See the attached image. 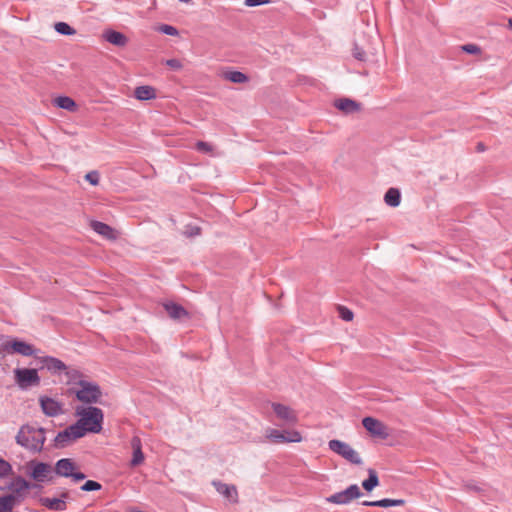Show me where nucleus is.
<instances>
[{
	"mask_svg": "<svg viewBox=\"0 0 512 512\" xmlns=\"http://www.w3.org/2000/svg\"><path fill=\"white\" fill-rule=\"evenodd\" d=\"M75 415L79 417L76 425L83 429L84 434L99 433L102 430V424L104 419L103 411L95 406H77L75 408Z\"/></svg>",
	"mask_w": 512,
	"mask_h": 512,
	"instance_id": "2",
	"label": "nucleus"
},
{
	"mask_svg": "<svg viewBox=\"0 0 512 512\" xmlns=\"http://www.w3.org/2000/svg\"><path fill=\"white\" fill-rule=\"evenodd\" d=\"M54 28L56 32H58L61 35H74L76 33V30L72 28L69 24L66 22H57L54 25Z\"/></svg>",
	"mask_w": 512,
	"mask_h": 512,
	"instance_id": "31",
	"label": "nucleus"
},
{
	"mask_svg": "<svg viewBox=\"0 0 512 512\" xmlns=\"http://www.w3.org/2000/svg\"><path fill=\"white\" fill-rule=\"evenodd\" d=\"M57 107L67 111H74L76 109L75 101L68 96H59L54 100Z\"/></svg>",
	"mask_w": 512,
	"mask_h": 512,
	"instance_id": "26",
	"label": "nucleus"
},
{
	"mask_svg": "<svg viewBox=\"0 0 512 512\" xmlns=\"http://www.w3.org/2000/svg\"><path fill=\"white\" fill-rule=\"evenodd\" d=\"M39 501L41 505L51 511H64L66 509V502L63 499L42 497Z\"/></svg>",
	"mask_w": 512,
	"mask_h": 512,
	"instance_id": "22",
	"label": "nucleus"
},
{
	"mask_svg": "<svg viewBox=\"0 0 512 512\" xmlns=\"http://www.w3.org/2000/svg\"><path fill=\"white\" fill-rule=\"evenodd\" d=\"M328 447L331 451L340 455L348 462L355 464V465L362 464V459H361L359 453L356 450H354L346 442H343V441H340L337 439H333L328 442Z\"/></svg>",
	"mask_w": 512,
	"mask_h": 512,
	"instance_id": "4",
	"label": "nucleus"
},
{
	"mask_svg": "<svg viewBox=\"0 0 512 512\" xmlns=\"http://www.w3.org/2000/svg\"><path fill=\"white\" fill-rule=\"evenodd\" d=\"M91 227L93 228V230L96 233H98L99 235H102L103 237H105L107 239H115L116 238L114 229L103 222L93 221L91 223Z\"/></svg>",
	"mask_w": 512,
	"mask_h": 512,
	"instance_id": "23",
	"label": "nucleus"
},
{
	"mask_svg": "<svg viewBox=\"0 0 512 512\" xmlns=\"http://www.w3.org/2000/svg\"><path fill=\"white\" fill-rule=\"evenodd\" d=\"M104 38L107 42L117 47H124L128 43V39L123 33L114 30L107 31L104 34Z\"/></svg>",
	"mask_w": 512,
	"mask_h": 512,
	"instance_id": "21",
	"label": "nucleus"
},
{
	"mask_svg": "<svg viewBox=\"0 0 512 512\" xmlns=\"http://www.w3.org/2000/svg\"><path fill=\"white\" fill-rule=\"evenodd\" d=\"M272 409L276 416L285 423L292 424L297 420L295 412L288 406L280 403H272Z\"/></svg>",
	"mask_w": 512,
	"mask_h": 512,
	"instance_id": "16",
	"label": "nucleus"
},
{
	"mask_svg": "<svg viewBox=\"0 0 512 512\" xmlns=\"http://www.w3.org/2000/svg\"><path fill=\"white\" fill-rule=\"evenodd\" d=\"M4 349L8 353H16L22 356H33L36 359V356H40L39 349H36L32 344H29L20 339H12L4 344Z\"/></svg>",
	"mask_w": 512,
	"mask_h": 512,
	"instance_id": "7",
	"label": "nucleus"
},
{
	"mask_svg": "<svg viewBox=\"0 0 512 512\" xmlns=\"http://www.w3.org/2000/svg\"><path fill=\"white\" fill-rule=\"evenodd\" d=\"M68 497H69V493L65 491V492L61 493L59 499H63L64 502H66V499H68Z\"/></svg>",
	"mask_w": 512,
	"mask_h": 512,
	"instance_id": "45",
	"label": "nucleus"
},
{
	"mask_svg": "<svg viewBox=\"0 0 512 512\" xmlns=\"http://www.w3.org/2000/svg\"><path fill=\"white\" fill-rule=\"evenodd\" d=\"M12 473V466L9 462L0 458V479L5 478Z\"/></svg>",
	"mask_w": 512,
	"mask_h": 512,
	"instance_id": "32",
	"label": "nucleus"
},
{
	"mask_svg": "<svg viewBox=\"0 0 512 512\" xmlns=\"http://www.w3.org/2000/svg\"><path fill=\"white\" fill-rule=\"evenodd\" d=\"M131 448L133 451L142 450L141 439L138 436H134L131 439Z\"/></svg>",
	"mask_w": 512,
	"mask_h": 512,
	"instance_id": "43",
	"label": "nucleus"
},
{
	"mask_svg": "<svg viewBox=\"0 0 512 512\" xmlns=\"http://www.w3.org/2000/svg\"><path fill=\"white\" fill-rule=\"evenodd\" d=\"M70 477L74 482H78L84 480L86 478V475L82 472L73 471Z\"/></svg>",
	"mask_w": 512,
	"mask_h": 512,
	"instance_id": "44",
	"label": "nucleus"
},
{
	"mask_svg": "<svg viewBox=\"0 0 512 512\" xmlns=\"http://www.w3.org/2000/svg\"><path fill=\"white\" fill-rule=\"evenodd\" d=\"M270 0H245V5L248 7H256L264 4H268Z\"/></svg>",
	"mask_w": 512,
	"mask_h": 512,
	"instance_id": "42",
	"label": "nucleus"
},
{
	"mask_svg": "<svg viewBox=\"0 0 512 512\" xmlns=\"http://www.w3.org/2000/svg\"><path fill=\"white\" fill-rule=\"evenodd\" d=\"M340 317L345 321H351L353 319V312L346 307L339 306L338 308Z\"/></svg>",
	"mask_w": 512,
	"mask_h": 512,
	"instance_id": "36",
	"label": "nucleus"
},
{
	"mask_svg": "<svg viewBox=\"0 0 512 512\" xmlns=\"http://www.w3.org/2000/svg\"><path fill=\"white\" fill-rule=\"evenodd\" d=\"M180 2H184V3H191V0H179Z\"/></svg>",
	"mask_w": 512,
	"mask_h": 512,
	"instance_id": "49",
	"label": "nucleus"
},
{
	"mask_svg": "<svg viewBox=\"0 0 512 512\" xmlns=\"http://www.w3.org/2000/svg\"><path fill=\"white\" fill-rule=\"evenodd\" d=\"M361 496L362 492L359 486L357 484H352L345 490L336 492L328 496L326 498V501L337 505H347L351 503L354 499H358Z\"/></svg>",
	"mask_w": 512,
	"mask_h": 512,
	"instance_id": "6",
	"label": "nucleus"
},
{
	"mask_svg": "<svg viewBox=\"0 0 512 512\" xmlns=\"http://www.w3.org/2000/svg\"><path fill=\"white\" fill-rule=\"evenodd\" d=\"M462 50L469 54H479L481 49L475 44H466L462 46Z\"/></svg>",
	"mask_w": 512,
	"mask_h": 512,
	"instance_id": "37",
	"label": "nucleus"
},
{
	"mask_svg": "<svg viewBox=\"0 0 512 512\" xmlns=\"http://www.w3.org/2000/svg\"><path fill=\"white\" fill-rule=\"evenodd\" d=\"M75 470V463L69 458H62L55 464L54 471L58 476L70 477Z\"/></svg>",
	"mask_w": 512,
	"mask_h": 512,
	"instance_id": "17",
	"label": "nucleus"
},
{
	"mask_svg": "<svg viewBox=\"0 0 512 512\" xmlns=\"http://www.w3.org/2000/svg\"><path fill=\"white\" fill-rule=\"evenodd\" d=\"M45 440V429L32 424L21 426L16 435L17 444L33 453L42 451Z\"/></svg>",
	"mask_w": 512,
	"mask_h": 512,
	"instance_id": "1",
	"label": "nucleus"
},
{
	"mask_svg": "<svg viewBox=\"0 0 512 512\" xmlns=\"http://www.w3.org/2000/svg\"><path fill=\"white\" fill-rule=\"evenodd\" d=\"M200 233V228L194 227L192 228L190 235H198Z\"/></svg>",
	"mask_w": 512,
	"mask_h": 512,
	"instance_id": "46",
	"label": "nucleus"
},
{
	"mask_svg": "<svg viewBox=\"0 0 512 512\" xmlns=\"http://www.w3.org/2000/svg\"><path fill=\"white\" fill-rule=\"evenodd\" d=\"M165 64L173 70H180L183 67L181 61L175 58L166 60Z\"/></svg>",
	"mask_w": 512,
	"mask_h": 512,
	"instance_id": "39",
	"label": "nucleus"
},
{
	"mask_svg": "<svg viewBox=\"0 0 512 512\" xmlns=\"http://www.w3.org/2000/svg\"><path fill=\"white\" fill-rule=\"evenodd\" d=\"M40 369H46L53 375H61L67 369V365L60 359L53 356H36Z\"/></svg>",
	"mask_w": 512,
	"mask_h": 512,
	"instance_id": "12",
	"label": "nucleus"
},
{
	"mask_svg": "<svg viewBox=\"0 0 512 512\" xmlns=\"http://www.w3.org/2000/svg\"><path fill=\"white\" fill-rule=\"evenodd\" d=\"M66 377H67V383L68 384H74L76 385V387H78V382L80 380H83L81 377H82V374L79 370L77 369H74V368H69L67 366V369L64 370L63 372Z\"/></svg>",
	"mask_w": 512,
	"mask_h": 512,
	"instance_id": "28",
	"label": "nucleus"
},
{
	"mask_svg": "<svg viewBox=\"0 0 512 512\" xmlns=\"http://www.w3.org/2000/svg\"><path fill=\"white\" fill-rule=\"evenodd\" d=\"M384 201L388 206L397 207L401 201V194L396 188H389L384 195Z\"/></svg>",
	"mask_w": 512,
	"mask_h": 512,
	"instance_id": "25",
	"label": "nucleus"
},
{
	"mask_svg": "<svg viewBox=\"0 0 512 512\" xmlns=\"http://www.w3.org/2000/svg\"><path fill=\"white\" fill-rule=\"evenodd\" d=\"M213 486L215 487L216 491L229 502H238V492L236 486L222 483L220 481H213Z\"/></svg>",
	"mask_w": 512,
	"mask_h": 512,
	"instance_id": "15",
	"label": "nucleus"
},
{
	"mask_svg": "<svg viewBox=\"0 0 512 512\" xmlns=\"http://www.w3.org/2000/svg\"><path fill=\"white\" fill-rule=\"evenodd\" d=\"M477 148H478L479 151H483L484 150V147H483L482 143H479Z\"/></svg>",
	"mask_w": 512,
	"mask_h": 512,
	"instance_id": "47",
	"label": "nucleus"
},
{
	"mask_svg": "<svg viewBox=\"0 0 512 512\" xmlns=\"http://www.w3.org/2000/svg\"><path fill=\"white\" fill-rule=\"evenodd\" d=\"M196 147L199 151L204 152V153L211 152V150H212L211 145L209 143L203 142V141L197 142Z\"/></svg>",
	"mask_w": 512,
	"mask_h": 512,
	"instance_id": "41",
	"label": "nucleus"
},
{
	"mask_svg": "<svg viewBox=\"0 0 512 512\" xmlns=\"http://www.w3.org/2000/svg\"><path fill=\"white\" fill-rule=\"evenodd\" d=\"M159 31L166 35H169V36H177L178 35V30L174 26L167 25V24L161 25L159 27Z\"/></svg>",
	"mask_w": 512,
	"mask_h": 512,
	"instance_id": "34",
	"label": "nucleus"
},
{
	"mask_svg": "<svg viewBox=\"0 0 512 512\" xmlns=\"http://www.w3.org/2000/svg\"><path fill=\"white\" fill-rule=\"evenodd\" d=\"M266 438L273 443H298L302 437L298 431H279L269 428L266 430Z\"/></svg>",
	"mask_w": 512,
	"mask_h": 512,
	"instance_id": "9",
	"label": "nucleus"
},
{
	"mask_svg": "<svg viewBox=\"0 0 512 512\" xmlns=\"http://www.w3.org/2000/svg\"><path fill=\"white\" fill-rule=\"evenodd\" d=\"M405 501L403 499H388V498H385V499H381V500H376V501H363L362 502V505L364 506H367V507H384V508H388V507H394V506H402L404 505Z\"/></svg>",
	"mask_w": 512,
	"mask_h": 512,
	"instance_id": "20",
	"label": "nucleus"
},
{
	"mask_svg": "<svg viewBox=\"0 0 512 512\" xmlns=\"http://www.w3.org/2000/svg\"><path fill=\"white\" fill-rule=\"evenodd\" d=\"M14 497L11 495L0 496V512H13Z\"/></svg>",
	"mask_w": 512,
	"mask_h": 512,
	"instance_id": "30",
	"label": "nucleus"
},
{
	"mask_svg": "<svg viewBox=\"0 0 512 512\" xmlns=\"http://www.w3.org/2000/svg\"><path fill=\"white\" fill-rule=\"evenodd\" d=\"M102 488V485L97 482V481H94V480H88L86 481L82 486H81V490L82 491H85V492H90V491H98Z\"/></svg>",
	"mask_w": 512,
	"mask_h": 512,
	"instance_id": "33",
	"label": "nucleus"
},
{
	"mask_svg": "<svg viewBox=\"0 0 512 512\" xmlns=\"http://www.w3.org/2000/svg\"><path fill=\"white\" fill-rule=\"evenodd\" d=\"M15 382L22 389L26 390L32 386L40 384V376L37 369L33 368H16L14 370Z\"/></svg>",
	"mask_w": 512,
	"mask_h": 512,
	"instance_id": "5",
	"label": "nucleus"
},
{
	"mask_svg": "<svg viewBox=\"0 0 512 512\" xmlns=\"http://www.w3.org/2000/svg\"><path fill=\"white\" fill-rule=\"evenodd\" d=\"M84 436H85V434L83 432V429L74 423V424L68 426L63 431H60L56 435V437L54 439L55 446L65 447L69 443H71L79 438H82Z\"/></svg>",
	"mask_w": 512,
	"mask_h": 512,
	"instance_id": "8",
	"label": "nucleus"
},
{
	"mask_svg": "<svg viewBox=\"0 0 512 512\" xmlns=\"http://www.w3.org/2000/svg\"><path fill=\"white\" fill-rule=\"evenodd\" d=\"M335 107L345 114H352L360 110V104L349 98H341L336 100Z\"/></svg>",
	"mask_w": 512,
	"mask_h": 512,
	"instance_id": "19",
	"label": "nucleus"
},
{
	"mask_svg": "<svg viewBox=\"0 0 512 512\" xmlns=\"http://www.w3.org/2000/svg\"><path fill=\"white\" fill-rule=\"evenodd\" d=\"M362 425L373 437L384 440L387 439L390 435L388 427L383 422L374 417L368 416L363 418Z\"/></svg>",
	"mask_w": 512,
	"mask_h": 512,
	"instance_id": "11",
	"label": "nucleus"
},
{
	"mask_svg": "<svg viewBox=\"0 0 512 512\" xmlns=\"http://www.w3.org/2000/svg\"><path fill=\"white\" fill-rule=\"evenodd\" d=\"M31 487L32 484L21 476H17L7 485V489L11 491L9 495L14 497L15 505L25 499Z\"/></svg>",
	"mask_w": 512,
	"mask_h": 512,
	"instance_id": "10",
	"label": "nucleus"
},
{
	"mask_svg": "<svg viewBox=\"0 0 512 512\" xmlns=\"http://www.w3.org/2000/svg\"><path fill=\"white\" fill-rule=\"evenodd\" d=\"M85 179L91 184V185H97L99 183V174L96 171H91L86 174Z\"/></svg>",
	"mask_w": 512,
	"mask_h": 512,
	"instance_id": "38",
	"label": "nucleus"
},
{
	"mask_svg": "<svg viewBox=\"0 0 512 512\" xmlns=\"http://www.w3.org/2000/svg\"><path fill=\"white\" fill-rule=\"evenodd\" d=\"M353 56L359 61H364L366 58V53L362 48L355 45L353 48Z\"/></svg>",
	"mask_w": 512,
	"mask_h": 512,
	"instance_id": "40",
	"label": "nucleus"
},
{
	"mask_svg": "<svg viewBox=\"0 0 512 512\" xmlns=\"http://www.w3.org/2000/svg\"><path fill=\"white\" fill-rule=\"evenodd\" d=\"M69 393L75 395L78 401L89 406L101 403L103 396L100 386L95 382L87 380H80L78 387L70 388Z\"/></svg>",
	"mask_w": 512,
	"mask_h": 512,
	"instance_id": "3",
	"label": "nucleus"
},
{
	"mask_svg": "<svg viewBox=\"0 0 512 512\" xmlns=\"http://www.w3.org/2000/svg\"><path fill=\"white\" fill-rule=\"evenodd\" d=\"M144 460V454L142 450H136L133 451V457L131 459V465L132 466H138L140 465Z\"/></svg>",
	"mask_w": 512,
	"mask_h": 512,
	"instance_id": "35",
	"label": "nucleus"
},
{
	"mask_svg": "<svg viewBox=\"0 0 512 512\" xmlns=\"http://www.w3.org/2000/svg\"><path fill=\"white\" fill-rule=\"evenodd\" d=\"M39 403L46 416L56 417L64 413L63 404L51 397L41 396L39 398Z\"/></svg>",
	"mask_w": 512,
	"mask_h": 512,
	"instance_id": "13",
	"label": "nucleus"
},
{
	"mask_svg": "<svg viewBox=\"0 0 512 512\" xmlns=\"http://www.w3.org/2000/svg\"><path fill=\"white\" fill-rule=\"evenodd\" d=\"M224 78L231 81L232 83H245L248 81V77L240 71H228L224 73Z\"/></svg>",
	"mask_w": 512,
	"mask_h": 512,
	"instance_id": "29",
	"label": "nucleus"
},
{
	"mask_svg": "<svg viewBox=\"0 0 512 512\" xmlns=\"http://www.w3.org/2000/svg\"><path fill=\"white\" fill-rule=\"evenodd\" d=\"M379 484L378 475L375 470H368V478L362 482V487L370 492Z\"/></svg>",
	"mask_w": 512,
	"mask_h": 512,
	"instance_id": "27",
	"label": "nucleus"
},
{
	"mask_svg": "<svg viewBox=\"0 0 512 512\" xmlns=\"http://www.w3.org/2000/svg\"><path fill=\"white\" fill-rule=\"evenodd\" d=\"M509 27L512 29V18L508 20Z\"/></svg>",
	"mask_w": 512,
	"mask_h": 512,
	"instance_id": "48",
	"label": "nucleus"
},
{
	"mask_svg": "<svg viewBox=\"0 0 512 512\" xmlns=\"http://www.w3.org/2000/svg\"><path fill=\"white\" fill-rule=\"evenodd\" d=\"M134 96L138 100H151L156 97V91L151 86L143 85L136 87L134 91Z\"/></svg>",
	"mask_w": 512,
	"mask_h": 512,
	"instance_id": "24",
	"label": "nucleus"
},
{
	"mask_svg": "<svg viewBox=\"0 0 512 512\" xmlns=\"http://www.w3.org/2000/svg\"><path fill=\"white\" fill-rule=\"evenodd\" d=\"M163 307L171 319L180 320L182 318L188 317V312L186 309L177 303L165 302Z\"/></svg>",
	"mask_w": 512,
	"mask_h": 512,
	"instance_id": "18",
	"label": "nucleus"
},
{
	"mask_svg": "<svg viewBox=\"0 0 512 512\" xmlns=\"http://www.w3.org/2000/svg\"><path fill=\"white\" fill-rule=\"evenodd\" d=\"M29 466L32 467L30 476L37 482H44L49 479L52 472V467L48 463L30 461Z\"/></svg>",
	"mask_w": 512,
	"mask_h": 512,
	"instance_id": "14",
	"label": "nucleus"
}]
</instances>
